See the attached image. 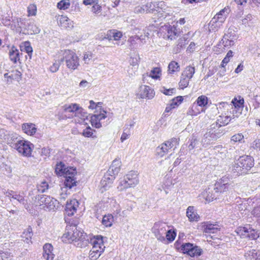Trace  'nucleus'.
<instances>
[{"mask_svg": "<svg viewBox=\"0 0 260 260\" xmlns=\"http://www.w3.org/2000/svg\"><path fill=\"white\" fill-rule=\"evenodd\" d=\"M176 236V233L172 230H169L166 232V237L167 240L169 242H172L174 241Z\"/></svg>", "mask_w": 260, "mask_h": 260, "instance_id": "51", "label": "nucleus"}, {"mask_svg": "<svg viewBox=\"0 0 260 260\" xmlns=\"http://www.w3.org/2000/svg\"><path fill=\"white\" fill-rule=\"evenodd\" d=\"M180 250L183 253H186L191 257L200 256L202 253L201 248L190 243H183Z\"/></svg>", "mask_w": 260, "mask_h": 260, "instance_id": "8", "label": "nucleus"}, {"mask_svg": "<svg viewBox=\"0 0 260 260\" xmlns=\"http://www.w3.org/2000/svg\"><path fill=\"white\" fill-rule=\"evenodd\" d=\"M21 73L20 71L16 70L12 72V74L9 76L10 79H15L18 80L21 78Z\"/></svg>", "mask_w": 260, "mask_h": 260, "instance_id": "59", "label": "nucleus"}, {"mask_svg": "<svg viewBox=\"0 0 260 260\" xmlns=\"http://www.w3.org/2000/svg\"><path fill=\"white\" fill-rule=\"evenodd\" d=\"M194 73L195 68L194 67L187 66L185 68L181 75L190 79L192 78Z\"/></svg>", "mask_w": 260, "mask_h": 260, "instance_id": "33", "label": "nucleus"}, {"mask_svg": "<svg viewBox=\"0 0 260 260\" xmlns=\"http://www.w3.org/2000/svg\"><path fill=\"white\" fill-rule=\"evenodd\" d=\"M22 128L24 133L30 136L35 134L37 131L35 125L32 123H24L22 125Z\"/></svg>", "mask_w": 260, "mask_h": 260, "instance_id": "24", "label": "nucleus"}, {"mask_svg": "<svg viewBox=\"0 0 260 260\" xmlns=\"http://www.w3.org/2000/svg\"><path fill=\"white\" fill-rule=\"evenodd\" d=\"M78 205V202L76 199L71 200L70 202H67L65 208L66 213L68 216L73 215L76 212Z\"/></svg>", "mask_w": 260, "mask_h": 260, "instance_id": "16", "label": "nucleus"}, {"mask_svg": "<svg viewBox=\"0 0 260 260\" xmlns=\"http://www.w3.org/2000/svg\"><path fill=\"white\" fill-rule=\"evenodd\" d=\"M66 170L67 168L62 162L60 161L56 165L55 171L58 175H63Z\"/></svg>", "mask_w": 260, "mask_h": 260, "instance_id": "36", "label": "nucleus"}, {"mask_svg": "<svg viewBox=\"0 0 260 260\" xmlns=\"http://www.w3.org/2000/svg\"><path fill=\"white\" fill-rule=\"evenodd\" d=\"M26 25V22L21 18H14L12 20L10 28L17 32L21 33L22 27Z\"/></svg>", "mask_w": 260, "mask_h": 260, "instance_id": "15", "label": "nucleus"}, {"mask_svg": "<svg viewBox=\"0 0 260 260\" xmlns=\"http://www.w3.org/2000/svg\"><path fill=\"white\" fill-rule=\"evenodd\" d=\"M217 126V124L213 123L210 125V128L207 129L201 142L203 147H208L213 141L217 140L223 135V131L219 128H216Z\"/></svg>", "mask_w": 260, "mask_h": 260, "instance_id": "2", "label": "nucleus"}, {"mask_svg": "<svg viewBox=\"0 0 260 260\" xmlns=\"http://www.w3.org/2000/svg\"><path fill=\"white\" fill-rule=\"evenodd\" d=\"M83 236V231L78 230L77 225H70L67 226L66 231L62 236L61 239L63 242L72 243L82 240Z\"/></svg>", "mask_w": 260, "mask_h": 260, "instance_id": "3", "label": "nucleus"}, {"mask_svg": "<svg viewBox=\"0 0 260 260\" xmlns=\"http://www.w3.org/2000/svg\"><path fill=\"white\" fill-rule=\"evenodd\" d=\"M233 171L235 173H236V175L245 174L242 165L239 163V158L235 161V164L233 166Z\"/></svg>", "mask_w": 260, "mask_h": 260, "instance_id": "35", "label": "nucleus"}, {"mask_svg": "<svg viewBox=\"0 0 260 260\" xmlns=\"http://www.w3.org/2000/svg\"><path fill=\"white\" fill-rule=\"evenodd\" d=\"M221 42L223 45L225 47L233 46L235 43L234 41L232 39H226L225 40H223V38L222 39Z\"/></svg>", "mask_w": 260, "mask_h": 260, "instance_id": "60", "label": "nucleus"}, {"mask_svg": "<svg viewBox=\"0 0 260 260\" xmlns=\"http://www.w3.org/2000/svg\"><path fill=\"white\" fill-rule=\"evenodd\" d=\"M93 5L91 11L95 14L100 13L102 10V7L98 4V0H96V3H94Z\"/></svg>", "mask_w": 260, "mask_h": 260, "instance_id": "57", "label": "nucleus"}, {"mask_svg": "<svg viewBox=\"0 0 260 260\" xmlns=\"http://www.w3.org/2000/svg\"><path fill=\"white\" fill-rule=\"evenodd\" d=\"M120 164L121 162L119 160H114L107 173H110V175H114L115 177V175H117L120 171Z\"/></svg>", "mask_w": 260, "mask_h": 260, "instance_id": "21", "label": "nucleus"}, {"mask_svg": "<svg viewBox=\"0 0 260 260\" xmlns=\"http://www.w3.org/2000/svg\"><path fill=\"white\" fill-rule=\"evenodd\" d=\"M236 37L234 32H233V30L229 29L228 31L223 37V40H225L226 39H232L234 40Z\"/></svg>", "mask_w": 260, "mask_h": 260, "instance_id": "56", "label": "nucleus"}, {"mask_svg": "<svg viewBox=\"0 0 260 260\" xmlns=\"http://www.w3.org/2000/svg\"><path fill=\"white\" fill-rule=\"evenodd\" d=\"M9 133L5 129H0V139L2 141L5 142Z\"/></svg>", "mask_w": 260, "mask_h": 260, "instance_id": "64", "label": "nucleus"}, {"mask_svg": "<svg viewBox=\"0 0 260 260\" xmlns=\"http://www.w3.org/2000/svg\"><path fill=\"white\" fill-rule=\"evenodd\" d=\"M226 10L227 9L224 8L217 13L211 19L209 24L210 31H216L224 22L227 16V15L225 14Z\"/></svg>", "mask_w": 260, "mask_h": 260, "instance_id": "6", "label": "nucleus"}, {"mask_svg": "<svg viewBox=\"0 0 260 260\" xmlns=\"http://www.w3.org/2000/svg\"><path fill=\"white\" fill-rule=\"evenodd\" d=\"M188 148L190 151L195 148H199L200 150L201 149V148H200L199 141L194 136H192L191 139L188 140Z\"/></svg>", "mask_w": 260, "mask_h": 260, "instance_id": "27", "label": "nucleus"}, {"mask_svg": "<svg viewBox=\"0 0 260 260\" xmlns=\"http://www.w3.org/2000/svg\"><path fill=\"white\" fill-rule=\"evenodd\" d=\"M110 173H106L101 181V185L103 190H107L112 183L115 178L114 175H110Z\"/></svg>", "mask_w": 260, "mask_h": 260, "instance_id": "17", "label": "nucleus"}, {"mask_svg": "<svg viewBox=\"0 0 260 260\" xmlns=\"http://www.w3.org/2000/svg\"><path fill=\"white\" fill-rule=\"evenodd\" d=\"M235 117H232L231 116L226 115V114H222L219 116L216 122L215 123L217 124V128H219L221 126V124L223 125H227L229 122L234 119Z\"/></svg>", "mask_w": 260, "mask_h": 260, "instance_id": "19", "label": "nucleus"}, {"mask_svg": "<svg viewBox=\"0 0 260 260\" xmlns=\"http://www.w3.org/2000/svg\"><path fill=\"white\" fill-rule=\"evenodd\" d=\"M90 122L91 125L95 128H99L102 126L101 122H99V119L95 116V114L92 115L90 117Z\"/></svg>", "mask_w": 260, "mask_h": 260, "instance_id": "47", "label": "nucleus"}, {"mask_svg": "<svg viewBox=\"0 0 260 260\" xmlns=\"http://www.w3.org/2000/svg\"><path fill=\"white\" fill-rule=\"evenodd\" d=\"M36 199L40 205H44V208H46L49 211L54 210L59 204L56 199L45 194L38 195Z\"/></svg>", "mask_w": 260, "mask_h": 260, "instance_id": "7", "label": "nucleus"}, {"mask_svg": "<svg viewBox=\"0 0 260 260\" xmlns=\"http://www.w3.org/2000/svg\"><path fill=\"white\" fill-rule=\"evenodd\" d=\"M259 237V233L258 231L252 229L249 226L248 233L247 234V237L251 240H256Z\"/></svg>", "mask_w": 260, "mask_h": 260, "instance_id": "39", "label": "nucleus"}, {"mask_svg": "<svg viewBox=\"0 0 260 260\" xmlns=\"http://www.w3.org/2000/svg\"><path fill=\"white\" fill-rule=\"evenodd\" d=\"M161 30L162 31H167V36L171 40L175 39V37L178 36L179 33V31L177 29L176 27L171 26L169 24L162 26L161 27Z\"/></svg>", "mask_w": 260, "mask_h": 260, "instance_id": "14", "label": "nucleus"}, {"mask_svg": "<svg viewBox=\"0 0 260 260\" xmlns=\"http://www.w3.org/2000/svg\"><path fill=\"white\" fill-rule=\"evenodd\" d=\"M166 225L162 222H155L152 229V232L157 239L161 242H165L166 238L164 235L166 234Z\"/></svg>", "mask_w": 260, "mask_h": 260, "instance_id": "10", "label": "nucleus"}, {"mask_svg": "<svg viewBox=\"0 0 260 260\" xmlns=\"http://www.w3.org/2000/svg\"><path fill=\"white\" fill-rule=\"evenodd\" d=\"M189 80H190L189 79H188L187 78H186L185 77H183V76L181 75V79L179 83V87L181 89H184V88H186V87H187V86L188 85V84H189Z\"/></svg>", "mask_w": 260, "mask_h": 260, "instance_id": "50", "label": "nucleus"}, {"mask_svg": "<svg viewBox=\"0 0 260 260\" xmlns=\"http://www.w3.org/2000/svg\"><path fill=\"white\" fill-rule=\"evenodd\" d=\"M249 226L244 227H239L237 230V233L241 238H244L247 237V233H248Z\"/></svg>", "mask_w": 260, "mask_h": 260, "instance_id": "43", "label": "nucleus"}, {"mask_svg": "<svg viewBox=\"0 0 260 260\" xmlns=\"http://www.w3.org/2000/svg\"><path fill=\"white\" fill-rule=\"evenodd\" d=\"M175 91V88L167 89L165 87H163L161 89V92L167 95H172Z\"/></svg>", "mask_w": 260, "mask_h": 260, "instance_id": "61", "label": "nucleus"}, {"mask_svg": "<svg viewBox=\"0 0 260 260\" xmlns=\"http://www.w3.org/2000/svg\"><path fill=\"white\" fill-rule=\"evenodd\" d=\"M230 181V178L224 176L215 183L213 187L217 195L219 196L221 193L226 192L229 190Z\"/></svg>", "mask_w": 260, "mask_h": 260, "instance_id": "9", "label": "nucleus"}, {"mask_svg": "<svg viewBox=\"0 0 260 260\" xmlns=\"http://www.w3.org/2000/svg\"><path fill=\"white\" fill-rule=\"evenodd\" d=\"M114 220L113 216L112 214L105 215L102 220V223L107 227H110L112 225Z\"/></svg>", "mask_w": 260, "mask_h": 260, "instance_id": "38", "label": "nucleus"}, {"mask_svg": "<svg viewBox=\"0 0 260 260\" xmlns=\"http://www.w3.org/2000/svg\"><path fill=\"white\" fill-rule=\"evenodd\" d=\"M92 244L93 245L92 248V252H96V253H102L104 251V248L102 247L103 246V244L102 242L99 243L97 240H93L92 242Z\"/></svg>", "mask_w": 260, "mask_h": 260, "instance_id": "29", "label": "nucleus"}, {"mask_svg": "<svg viewBox=\"0 0 260 260\" xmlns=\"http://www.w3.org/2000/svg\"><path fill=\"white\" fill-rule=\"evenodd\" d=\"M243 138L244 136L242 134H237L232 137L231 141L234 142H240Z\"/></svg>", "mask_w": 260, "mask_h": 260, "instance_id": "63", "label": "nucleus"}, {"mask_svg": "<svg viewBox=\"0 0 260 260\" xmlns=\"http://www.w3.org/2000/svg\"><path fill=\"white\" fill-rule=\"evenodd\" d=\"M92 129L91 128L90 126L87 127L85 129H84L82 135L85 137H91V138H96L95 136L93 135Z\"/></svg>", "mask_w": 260, "mask_h": 260, "instance_id": "53", "label": "nucleus"}, {"mask_svg": "<svg viewBox=\"0 0 260 260\" xmlns=\"http://www.w3.org/2000/svg\"><path fill=\"white\" fill-rule=\"evenodd\" d=\"M23 48L21 50H23L27 53L29 58H31L32 54V48L30 46V43L28 41H26L24 43Z\"/></svg>", "mask_w": 260, "mask_h": 260, "instance_id": "45", "label": "nucleus"}, {"mask_svg": "<svg viewBox=\"0 0 260 260\" xmlns=\"http://www.w3.org/2000/svg\"><path fill=\"white\" fill-rule=\"evenodd\" d=\"M143 39L138 36L131 37L127 40L129 43V48L131 50H135L137 48V41L143 40Z\"/></svg>", "mask_w": 260, "mask_h": 260, "instance_id": "31", "label": "nucleus"}, {"mask_svg": "<svg viewBox=\"0 0 260 260\" xmlns=\"http://www.w3.org/2000/svg\"><path fill=\"white\" fill-rule=\"evenodd\" d=\"M156 152L158 156L161 157L166 155L168 152V151L167 149L166 146H165L162 143L156 148Z\"/></svg>", "mask_w": 260, "mask_h": 260, "instance_id": "42", "label": "nucleus"}, {"mask_svg": "<svg viewBox=\"0 0 260 260\" xmlns=\"http://www.w3.org/2000/svg\"><path fill=\"white\" fill-rule=\"evenodd\" d=\"M139 183L138 174L137 172L132 171L128 172L120 182L121 187L120 190L128 187H133Z\"/></svg>", "mask_w": 260, "mask_h": 260, "instance_id": "5", "label": "nucleus"}, {"mask_svg": "<svg viewBox=\"0 0 260 260\" xmlns=\"http://www.w3.org/2000/svg\"><path fill=\"white\" fill-rule=\"evenodd\" d=\"M12 198L17 200L19 203L23 205L26 204V201L24 199L23 193L22 194H17L16 192L14 194H13Z\"/></svg>", "mask_w": 260, "mask_h": 260, "instance_id": "48", "label": "nucleus"}, {"mask_svg": "<svg viewBox=\"0 0 260 260\" xmlns=\"http://www.w3.org/2000/svg\"><path fill=\"white\" fill-rule=\"evenodd\" d=\"M62 55L63 57L60 60L61 62L64 61L68 68L73 70L77 69L79 66V59L74 52L70 50H66Z\"/></svg>", "mask_w": 260, "mask_h": 260, "instance_id": "4", "label": "nucleus"}, {"mask_svg": "<svg viewBox=\"0 0 260 260\" xmlns=\"http://www.w3.org/2000/svg\"><path fill=\"white\" fill-rule=\"evenodd\" d=\"M232 103L233 104H231V107L233 108V107L235 109H239L240 108H242L244 105V99H240L238 100L236 98H234L232 101Z\"/></svg>", "mask_w": 260, "mask_h": 260, "instance_id": "44", "label": "nucleus"}, {"mask_svg": "<svg viewBox=\"0 0 260 260\" xmlns=\"http://www.w3.org/2000/svg\"><path fill=\"white\" fill-rule=\"evenodd\" d=\"M196 102L200 107H204L208 104V99L206 96L202 95L197 98Z\"/></svg>", "mask_w": 260, "mask_h": 260, "instance_id": "40", "label": "nucleus"}, {"mask_svg": "<svg viewBox=\"0 0 260 260\" xmlns=\"http://www.w3.org/2000/svg\"><path fill=\"white\" fill-rule=\"evenodd\" d=\"M43 257L46 260H53L54 254L52 253L53 246L51 244L46 243L43 246Z\"/></svg>", "mask_w": 260, "mask_h": 260, "instance_id": "18", "label": "nucleus"}, {"mask_svg": "<svg viewBox=\"0 0 260 260\" xmlns=\"http://www.w3.org/2000/svg\"><path fill=\"white\" fill-rule=\"evenodd\" d=\"M33 236L32 229L30 226H28L24 231L21 235L22 240L25 243L29 244L31 243V238Z\"/></svg>", "mask_w": 260, "mask_h": 260, "instance_id": "25", "label": "nucleus"}, {"mask_svg": "<svg viewBox=\"0 0 260 260\" xmlns=\"http://www.w3.org/2000/svg\"><path fill=\"white\" fill-rule=\"evenodd\" d=\"M186 216L190 221H197L199 216L195 212L194 207L189 206L186 210Z\"/></svg>", "mask_w": 260, "mask_h": 260, "instance_id": "28", "label": "nucleus"}, {"mask_svg": "<svg viewBox=\"0 0 260 260\" xmlns=\"http://www.w3.org/2000/svg\"><path fill=\"white\" fill-rule=\"evenodd\" d=\"M76 174V170L75 169L73 168H67V170L64 172L63 175L64 177H75V175Z\"/></svg>", "mask_w": 260, "mask_h": 260, "instance_id": "52", "label": "nucleus"}, {"mask_svg": "<svg viewBox=\"0 0 260 260\" xmlns=\"http://www.w3.org/2000/svg\"><path fill=\"white\" fill-rule=\"evenodd\" d=\"M203 196L205 200L209 202L216 199L218 197L215 192V190H214L213 186L206 189L203 192Z\"/></svg>", "mask_w": 260, "mask_h": 260, "instance_id": "20", "label": "nucleus"}, {"mask_svg": "<svg viewBox=\"0 0 260 260\" xmlns=\"http://www.w3.org/2000/svg\"><path fill=\"white\" fill-rule=\"evenodd\" d=\"M160 70L159 68H155L152 70L151 71L150 74L148 75L147 74V76H149L153 79H157L159 77V73Z\"/></svg>", "mask_w": 260, "mask_h": 260, "instance_id": "49", "label": "nucleus"}, {"mask_svg": "<svg viewBox=\"0 0 260 260\" xmlns=\"http://www.w3.org/2000/svg\"><path fill=\"white\" fill-rule=\"evenodd\" d=\"M155 93L150 87L146 85H142L140 87V91L138 95L141 99L148 98L151 99L154 97Z\"/></svg>", "mask_w": 260, "mask_h": 260, "instance_id": "13", "label": "nucleus"}, {"mask_svg": "<svg viewBox=\"0 0 260 260\" xmlns=\"http://www.w3.org/2000/svg\"><path fill=\"white\" fill-rule=\"evenodd\" d=\"M57 22L58 24L63 28H72L73 27V22L66 16H59Z\"/></svg>", "mask_w": 260, "mask_h": 260, "instance_id": "22", "label": "nucleus"}, {"mask_svg": "<svg viewBox=\"0 0 260 260\" xmlns=\"http://www.w3.org/2000/svg\"><path fill=\"white\" fill-rule=\"evenodd\" d=\"M183 100V98L181 96H178L175 98H174L171 102V103H172L173 105L175 106H178L181 103Z\"/></svg>", "mask_w": 260, "mask_h": 260, "instance_id": "62", "label": "nucleus"}, {"mask_svg": "<svg viewBox=\"0 0 260 260\" xmlns=\"http://www.w3.org/2000/svg\"><path fill=\"white\" fill-rule=\"evenodd\" d=\"M12 255L8 252L0 251V260H11Z\"/></svg>", "mask_w": 260, "mask_h": 260, "instance_id": "55", "label": "nucleus"}, {"mask_svg": "<svg viewBox=\"0 0 260 260\" xmlns=\"http://www.w3.org/2000/svg\"><path fill=\"white\" fill-rule=\"evenodd\" d=\"M233 56V52L231 50H230L227 53L225 57L223 58L221 62V66L224 67V64H227L230 61V58Z\"/></svg>", "mask_w": 260, "mask_h": 260, "instance_id": "58", "label": "nucleus"}, {"mask_svg": "<svg viewBox=\"0 0 260 260\" xmlns=\"http://www.w3.org/2000/svg\"><path fill=\"white\" fill-rule=\"evenodd\" d=\"M203 232L205 233H216L219 231V229L216 225L212 223H207L203 225Z\"/></svg>", "mask_w": 260, "mask_h": 260, "instance_id": "30", "label": "nucleus"}, {"mask_svg": "<svg viewBox=\"0 0 260 260\" xmlns=\"http://www.w3.org/2000/svg\"><path fill=\"white\" fill-rule=\"evenodd\" d=\"M27 12L28 13V15L30 16H35L37 12V7L34 4H31L28 6L27 7Z\"/></svg>", "mask_w": 260, "mask_h": 260, "instance_id": "54", "label": "nucleus"}, {"mask_svg": "<svg viewBox=\"0 0 260 260\" xmlns=\"http://www.w3.org/2000/svg\"><path fill=\"white\" fill-rule=\"evenodd\" d=\"M18 135L15 133H9L5 142L12 148L16 149L19 153L25 156H29L31 154L33 145L29 142L17 140Z\"/></svg>", "mask_w": 260, "mask_h": 260, "instance_id": "1", "label": "nucleus"}, {"mask_svg": "<svg viewBox=\"0 0 260 260\" xmlns=\"http://www.w3.org/2000/svg\"><path fill=\"white\" fill-rule=\"evenodd\" d=\"M65 178L64 184L67 187L71 188L73 186L76 185L77 182L75 180V177H66Z\"/></svg>", "mask_w": 260, "mask_h": 260, "instance_id": "41", "label": "nucleus"}, {"mask_svg": "<svg viewBox=\"0 0 260 260\" xmlns=\"http://www.w3.org/2000/svg\"><path fill=\"white\" fill-rule=\"evenodd\" d=\"M64 110L66 112L73 113L74 114L75 116H80V115H81V116H82L83 119H84L85 117H87V113L86 112L83 108L80 107L77 104L69 105L65 108Z\"/></svg>", "mask_w": 260, "mask_h": 260, "instance_id": "11", "label": "nucleus"}, {"mask_svg": "<svg viewBox=\"0 0 260 260\" xmlns=\"http://www.w3.org/2000/svg\"><path fill=\"white\" fill-rule=\"evenodd\" d=\"M239 163L243 167L245 174L254 166L253 158L248 155H244L239 158Z\"/></svg>", "mask_w": 260, "mask_h": 260, "instance_id": "12", "label": "nucleus"}, {"mask_svg": "<svg viewBox=\"0 0 260 260\" xmlns=\"http://www.w3.org/2000/svg\"><path fill=\"white\" fill-rule=\"evenodd\" d=\"M165 146H166L167 149L169 151L170 149L172 148L174 146L176 147L177 145H178V141L177 138H173L170 140L167 141L163 143Z\"/></svg>", "mask_w": 260, "mask_h": 260, "instance_id": "37", "label": "nucleus"}, {"mask_svg": "<svg viewBox=\"0 0 260 260\" xmlns=\"http://www.w3.org/2000/svg\"><path fill=\"white\" fill-rule=\"evenodd\" d=\"M180 71V66L178 63L175 61H172L168 65V71L169 74H173L175 72Z\"/></svg>", "mask_w": 260, "mask_h": 260, "instance_id": "34", "label": "nucleus"}, {"mask_svg": "<svg viewBox=\"0 0 260 260\" xmlns=\"http://www.w3.org/2000/svg\"><path fill=\"white\" fill-rule=\"evenodd\" d=\"M9 58L14 63L19 60V50L14 46H12L9 52Z\"/></svg>", "mask_w": 260, "mask_h": 260, "instance_id": "26", "label": "nucleus"}, {"mask_svg": "<svg viewBox=\"0 0 260 260\" xmlns=\"http://www.w3.org/2000/svg\"><path fill=\"white\" fill-rule=\"evenodd\" d=\"M216 149L218 150L220 156V157L222 158L225 157L232 158V152L235 151V148L232 147L229 149V151H227V149L225 147H222L221 146H218L216 147Z\"/></svg>", "mask_w": 260, "mask_h": 260, "instance_id": "23", "label": "nucleus"}, {"mask_svg": "<svg viewBox=\"0 0 260 260\" xmlns=\"http://www.w3.org/2000/svg\"><path fill=\"white\" fill-rule=\"evenodd\" d=\"M27 27H25V29L27 30L26 32H24L25 34H37L40 32V30L39 28L34 24V23L32 22H26V25H25Z\"/></svg>", "mask_w": 260, "mask_h": 260, "instance_id": "32", "label": "nucleus"}, {"mask_svg": "<svg viewBox=\"0 0 260 260\" xmlns=\"http://www.w3.org/2000/svg\"><path fill=\"white\" fill-rule=\"evenodd\" d=\"M70 6V3L69 0L60 1L57 3V7L60 10H66L68 9Z\"/></svg>", "mask_w": 260, "mask_h": 260, "instance_id": "46", "label": "nucleus"}]
</instances>
